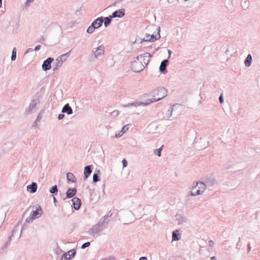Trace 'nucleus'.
<instances>
[{
  "label": "nucleus",
  "instance_id": "f257e3e1",
  "mask_svg": "<svg viewBox=\"0 0 260 260\" xmlns=\"http://www.w3.org/2000/svg\"><path fill=\"white\" fill-rule=\"evenodd\" d=\"M150 95L153 98L147 100L149 104L160 100L167 95L168 91L164 87H159L156 89L153 90L150 92Z\"/></svg>",
  "mask_w": 260,
  "mask_h": 260
},
{
  "label": "nucleus",
  "instance_id": "f03ea898",
  "mask_svg": "<svg viewBox=\"0 0 260 260\" xmlns=\"http://www.w3.org/2000/svg\"><path fill=\"white\" fill-rule=\"evenodd\" d=\"M203 181L207 188L212 189L213 187L217 184V181L213 175H207L203 178Z\"/></svg>",
  "mask_w": 260,
  "mask_h": 260
},
{
  "label": "nucleus",
  "instance_id": "7ed1b4c3",
  "mask_svg": "<svg viewBox=\"0 0 260 260\" xmlns=\"http://www.w3.org/2000/svg\"><path fill=\"white\" fill-rule=\"evenodd\" d=\"M193 185H195V186H196V188H198V189H197V191H194V190H190L189 191V194L192 196L202 194L205 189L207 188L203 181L194 182Z\"/></svg>",
  "mask_w": 260,
  "mask_h": 260
},
{
  "label": "nucleus",
  "instance_id": "20e7f679",
  "mask_svg": "<svg viewBox=\"0 0 260 260\" xmlns=\"http://www.w3.org/2000/svg\"><path fill=\"white\" fill-rule=\"evenodd\" d=\"M70 52L71 51L59 56L55 59V62L53 63V66H55V67H53V71L57 70L62 66L63 62L65 61L69 56Z\"/></svg>",
  "mask_w": 260,
  "mask_h": 260
},
{
  "label": "nucleus",
  "instance_id": "39448f33",
  "mask_svg": "<svg viewBox=\"0 0 260 260\" xmlns=\"http://www.w3.org/2000/svg\"><path fill=\"white\" fill-rule=\"evenodd\" d=\"M144 65L142 64V62L140 60H136L132 62L131 68L135 72H140L144 69Z\"/></svg>",
  "mask_w": 260,
  "mask_h": 260
},
{
  "label": "nucleus",
  "instance_id": "423d86ee",
  "mask_svg": "<svg viewBox=\"0 0 260 260\" xmlns=\"http://www.w3.org/2000/svg\"><path fill=\"white\" fill-rule=\"evenodd\" d=\"M105 47L101 45L98 47L93 49L91 53L94 58H98L100 56L103 55L105 54Z\"/></svg>",
  "mask_w": 260,
  "mask_h": 260
},
{
  "label": "nucleus",
  "instance_id": "0eeeda50",
  "mask_svg": "<svg viewBox=\"0 0 260 260\" xmlns=\"http://www.w3.org/2000/svg\"><path fill=\"white\" fill-rule=\"evenodd\" d=\"M151 55L149 53L146 52L143 54L138 55L136 57L137 59L142 62V64L145 67L149 62Z\"/></svg>",
  "mask_w": 260,
  "mask_h": 260
},
{
  "label": "nucleus",
  "instance_id": "6e6552de",
  "mask_svg": "<svg viewBox=\"0 0 260 260\" xmlns=\"http://www.w3.org/2000/svg\"><path fill=\"white\" fill-rule=\"evenodd\" d=\"M112 215V213L111 211H109L107 215L104 216L102 218H101L100 220L98 221L97 224L101 228H103V230L104 228H106L107 226L105 224H107L109 222V220H108V218H110Z\"/></svg>",
  "mask_w": 260,
  "mask_h": 260
},
{
  "label": "nucleus",
  "instance_id": "1a4fd4ad",
  "mask_svg": "<svg viewBox=\"0 0 260 260\" xmlns=\"http://www.w3.org/2000/svg\"><path fill=\"white\" fill-rule=\"evenodd\" d=\"M34 209H36V210L32 211L30 214L31 218L35 219L39 218L43 213V209L40 205H36L33 206Z\"/></svg>",
  "mask_w": 260,
  "mask_h": 260
},
{
  "label": "nucleus",
  "instance_id": "9d476101",
  "mask_svg": "<svg viewBox=\"0 0 260 260\" xmlns=\"http://www.w3.org/2000/svg\"><path fill=\"white\" fill-rule=\"evenodd\" d=\"M182 106L180 104H174L171 107L172 111L173 112L174 117L176 118L179 116L181 112Z\"/></svg>",
  "mask_w": 260,
  "mask_h": 260
},
{
  "label": "nucleus",
  "instance_id": "9b49d317",
  "mask_svg": "<svg viewBox=\"0 0 260 260\" xmlns=\"http://www.w3.org/2000/svg\"><path fill=\"white\" fill-rule=\"evenodd\" d=\"M54 59L52 57H48L43 61L42 64V69L44 71L50 70L51 68V63L53 61Z\"/></svg>",
  "mask_w": 260,
  "mask_h": 260
},
{
  "label": "nucleus",
  "instance_id": "f8f14e48",
  "mask_svg": "<svg viewBox=\"0 0 260 260\" xmlns=\"http://www.w3.org/2000/svg\"><path fill=\"white\" fill-rule=\"evenodd\" d=\"M38 103V100H32L29 107L26 109L25 113L26 114H28L32 112L35 109H36V106Z\"/></svg>",
  "mask_w": 260,
  "mask_h": 260
},
{
  "label": "nucleus",
  "instance_id": "ddd939ff",
  "mask_svg": "<svg viewBox=\"0 0 260 260\" xmlns=\"http://www.w3.org/2000/svg\"><path fill=\"white\" fill-rule=\"evenodd\" d=\"M103 230V228H101L97 224L94 225L88 231V234L95 237L96 234L99 233Z\"/></svg>",
  "mask_w": 260,
  "mask_h": 260
},
{
  "label": "nucleus",
  "instance_id": "4468645a",
  "mask_svg": "<svg viewBox=\"0 0 260 260\" xmlns=\"http://www.w3.org/2000/svg\"><path fill=\"white\" fill-rule=\"evenodd\" d=\"M104 17H100L95 19L92 23L91 25L94 27V28L96 29L100 27L103 23Z\"/></svg>",
  "mask_w": 260,
  "mask_h": 260
},
{
  "label": "nucleus",
  "instance_id": "2eb2a0df",
  "mask_svg": "<svg viewBox=\"0 0 260 260\" xmlns=\"http://www.w3.org/2000/svg\"><path fill=\"white\" fill-rule=\"evenodd\" d=\"M125 15V10L124 9H120L118 10H116L112 13L111 15L112 18H121Z\"/></svg>",
  "mask_w": 260,
  "mask_h": 260
},
{
  "label": "nucleus",
  "instance_id": "dca6fc26",
  "mask_svg": "<svg viewBox=\"0 0 260 260\" xmlns=\"http://www.w3.org/2000/svg\"><path fill=\"white\" fill-rule=\"evenodd\" d=\"M72 202L74 208L76 210H79L81 205V200L77 197H74L72 199Z\"/></svg>",
  "mask_w": 260,
  "mask_h": 260
},
{
  "label": "nucleus",
  "instance_id": "f3484780",
  "mask_svg": "<svg viewBox=\"0 0 260 260\" xmlns=\"http://www.w3.org/2000/svg\"><path fill=\"white\" fill-rule=\"evenodd\" d=\"M168 62V59H165L161 61L159 68L160 73L163 74L167 73V67Z\"/></svg>",
  "mask_w": 260,
  "mask_h": 260
},
{
  "label": "nucleus",
  "instance_id": "a211bd4d",
  "mask_svg": "<svg viewBox=\"0 0 260 260\" xmlns=\"http://www.w3.org/2000/svg\"><path fill=\"white\" fill-rule=\"evenodd\" d=\"M92 165H88L85 167L84 169V179H87V178L90 176L92 172Z\"/></svg>",
  "mask_w": 260,
  "mask_h": 260
},
{
  "label": "nucleus",
  "instance_id": "6ab92c4d",
  "mask_svg": "<svg viewBox=\"0 0 260 260\" xmlns=\"http://www.w3.org/2000/svg\"><path fill=\"white\" fill-rule=\"evenodd\" d=\"M38 185L36 182H32L31 184L27 186V190L31 193L36 192Z\"/></svg>",
  "mask_w": 260,
  "mask_h": 260
},
{
  "label": "nucleus",
  "instance_id": "aec40b11",
  "mask_svg": "<svg viewBox=\"0 0 260 260\" xmlns=\"http://www.w3.org/2000/svg\"><path fill=\"white\" fill-rule=\"evenodd\" d=\"M176 219L178 221V224H182L187 221L186 218L181 214L176 215Z\"/></svg>",
  "mask_w": 260,
  "mask_h": 260
},
{
  "label": "nucleus",
  "instance_id": "412c9836",
  "mask_svg": "<svg viewBox=\"0 0 260 260\" xmlns=\"http://www.w3.org/2000/svg\"><path fill=\"white\" fill-rule=\"evenodd\" d=\"M61 112L65 113L68 115L72 114L73 113V110L69 104H66L62 108Z\"/></svg>",
  "mask_w": 260,
  "mask_h": 260
},
{
  "label": "nucleus",
  "instance_id": "4be33fe9",
  "mask_svg": "<svg viewBox=\"0 0 260 260\" xmlns=\"http://www.w3.org/2000/svg\"><path fill=\"white\" fill-rule=\"evenodd\" d=\"M157 30V33L154 35V34L150 35V40H151V42H154L158 39H159L160 38V35L159 34L160 31V27H158L156 28Z\"/></svg>",
  "mask_w": 260,
  "mask_h": 260
},
{
  "label": "nucleus",
  "instance_id": "5701e85b",
  "mask_svg": "<svg viewBox=\"0 0 260 260\" xmlns=\"http://www.w3.org/2000/svg\"><path fill=\"white\" fill-rule=\"evenodd\" d=\"M77 189L75 188H69L67 192L66 196L68 198H73L76 193Z\"/></svg>",
  "mask_w": 260,
  "mask_h": 260
},
{
  "label": "nucleus",
  "instance_id": "b1692460",
  "mask_svg": "<svg viewBox=\"0 0 260 260\" xmlns=\"http://www.w3.org/2000/svg\"><path fill=\"white\" fill-rule=\"evenodd\" d=\"M149 105V103H148V102L146 101V102H136V103H130V104H128L126 106H124V107H128V106H135V107H138V106H147Z\"/></svg>",
  "mask_w": 260,
  "mask_h": 260
},
{
  "label": "nucleus",
  "instance_id": "393cba45",
  "mask_svg": "<svg viewBox=\"0 0 260 260\" xmlns=\"http://www.w3.org/2000/svg\"><path fill=\"white\" fill-rule=\"evenodd\" d=\"M67 179L68 183H74L76 181V178L72 173H68L67 174Z\"/></svg>",
  "mask_w": 260,
  "mask_h": 260
},
{
  "label": "nucleus",
  "instance_id": "a878e982",
  "mask_svg": "<svg viewBox=\"0 0 260 260\" xmlns=\"http://www.w3.org/2000/svg\"><path fill=\"white\" fill-rule=\"evenodd\" d=\"M181 239V235L177 230L174 231L172 233V241H178Z\"/></svg>",
  "mask_w": 260,
  "mask_h": 260
},
{
  "label": "nucleus",
  "instance_id": "bb28decb",
  "mask_svg": "<svg viewBox=\"0 0 260 260\" xmlns=\"http://www.w3.org/2000/svg\"><path fill=\"white\" fill-rule=\"evenodd\" d=\"M252 60V55L250 54H249L247 56V57L244 61V64H245V66L247 67H250L251 64Z\"/></svg>",
  "mask_w": 260,
  "mask_h": 260
},
{
  "label": "nucleus",
  "instance_id": "cd10ccee",
  "mask_svg": "<svg viewBox=\"0 0 260 260\" xmlns=\"http://www.w3.org/2000/svg\"><path fill=\"white\" fill-rule=\"evenodd\" d=\"M112 17L110 15L104 18V23L105 27H107L111 22Z\"/></svg>",
  "mask_w": 260,
  "mask_h": 260
},
{
  "label": "nucleus",
  "instance_id": "c85d7f7f",
  "mask_svg": "<svg viewBox=\"0 0 260 260\" xmlns=\"http://www.w3.org/2000/svg\"><path fill=\"white\" fill-rule=\"evenodd\" d=\"M96 171L97 173H95L93 175L92 181L94 183H96L98 181L100 180V177L99 176V174L100 171V170H97Z\"/></svg>",
  "mask_w": 260,
  "mask_h": 260
},
{
  "label": "nucleus",
  "instance_id": "c756f323",
  "mask_svg": "<svg viewBox=\"0 0 260 260\" xmlns=\"http://www.w3.org/2000/svg\"><path fill=\"white\" fill-rule=\"evenodd\" d=\"M166 117L168 119L171 120V117H174V115L173 112L172 111V109L171 108L167 110L166 113Z\"/></svg>",
  "mask_w": 260,
  "mask_h": 260
},
{
  "label": "nucleus",
  "instance_id": "7c9ffc66",
  "mask_svg": "<svg viewBox=\"0 0 260 260\" xmlns=\"http://www.w3.org/2000/svg\"><path fill=\"white\" fill-rule=\"evenodd\" d=\"M49 192L52 194H56L58 192V188L56 185L52 186L50 189Z\"/></svg>",
  "mask_w": 260,
  "mask_h": 260
},
{
  "label": "nucleus",
  "instance_id": "2f4dec72",
  "mask_svg": "<svg viewBox=\"0 0 260 260\" xmlns=\"http://www.w3.org/2000/svg\"><path fill=\"white\" fill-rule=\"evenodd\" d=\"M68 255H69V257H68V260H70L74 257V256L75 255V254L76 253V252L75 250L72 249V250H71L69 251H68Z\"/></svg>",
  "mask_w": 260,
  "mask_h": 260
},
{
  "label": "nucleus",
  "instance_id": "473e14b6",
  "mask_svg": "<svg viewBox=\"0 0 260 260\" xmlns=\"http://www.w3.org/2000/svg\"><path fill=\"white\" fill-rule=\"evenodd\" d=\"M17 49L15 47L13 48L11 55V60L14 61L16 58Z\"/></svg>",
  "mask_w": 260,
  "mask_h": 260
},
{
  "label": "nucleus",
  "instance_id": "72a5a7b5",
  "mask_svg": "<svg viewBox=\"0 0 260 260\" xmlns=\"http://www.w3.org/2000/svg\"><path fill=\"white\" fill-rule=\"evenodd\" d=\"M95 29L94 28V27L91 24L87 29L86 32L88 34H92L94 32Z\"/></svg>",
  "mask_w": 260,
  "mask_h": 260
},
{
  "label": "nucleus",
  "instance_id": "f704fd0d",
  "mask_svg": "<svg viewBox=\"0 0 260 260\" xmlns=\"http://www.w3.org/2000/svg\"><path fill=\"white\" fill-rule=\"evenodd\" d=\"M162 147V146H161L159 148H158V149H156L154 150V154L155 155H157L158 156H161Z\"/></svg>",
  "mask_w": 260,
  "mask_h": 260
},
{
  "label": "nucleus",
  "instance_id": "c9c22d12",
  "mask_svg": "<svg viewBox=\"0 0 260 260\" xmlns=\"http://www.w3.org/2000/svg\"><path fill=\"white\" fill-rule=\"evenodd\" d=\"M150 35L146 34V35L144 37V38L143 39V40L141 41V43L143 42H151V40H150Z\"/></svg>",
  "mask_w": 260,
  "mask_h": 260
},
{
  "label": "nucleus",
  "instance_id": "e433bc0d",
  "mask_svg": "<svg viewBox=\"0 0 260 260\" xmlns=\"http://www.w3.org/2000/svg\"><path fill=\"white\" fill-rule=\"evenodd\" d=\"M90 245V243L89 242H86L82 245L81 248L85 249V248L89 247Z\"/></svg>",
  "mask_w": 260,
  "mask_h": 260
},
{
  "label": "nucleus",
  "instance_id": "4c0bfd02",
  "mask_svg": "<svg viewBox=\"0 0 260 260\" xmlns=\"http://www.w3.org/2000/svg\"><path fill=\"white\" fill-rule=\"evenodd\" d=\"M219 102H220V104H222L223 103V102H224V98H223V93H221L220 94V95L219 96Z\"/></svg>",
  "mask_w": 260,
  "mask_h": 260
},
{
  "label": "nucleus",
  "instance_id": "58836bf2",
  "mask_svg": "<svg viewBox=\"0 0 260 260\" xmlns=\"http://www.w3.org/2000/svg\"><path fill=\"white\" fill-rule=\"evenodd\" d=\"M122 165H123V167L124 168V167H126L127 165V161L126 159H123L122 161Z\"/></svg>",
  "mask_w": 260,
  "mask_h": 260
},
{
  "label": "nucleus",
  "instance_id": "ea45409f",
  "mask_svg": "<svg viewBox=\"0 0 260 260\" xmlns=\"http://www.w3.org/2000/svg\"><path fill=\"white\" fill-rule=\"evenodd\" d=\"M128 127L127 125H125L123 126L121 132H124V133L128 129Z\"/></svg>",
  "mask_w": 260,
  "mask_h": 260
},
{
  "label": "nucleus",
  "instance_id": "a19ab883",
  "mask_svg": "<svg viewBox=\"0 0 260 260\" xmlns=\"http://www.w3.org/2000/svg\"><path fill=\"white\" fill-rule=\"evenodd\" d=\"M124 134V132H121L120 131V133H119L118 134H116L115 135V137L116 138H119L123 134Z\"/></svg>",
  "mask_w": 260,
  "mask_h": 260
},
{
  "label": "nucleus",
  "instance_id": "79ce46f5",
  "mask_svg": "<svg viewBox=\"0 0 260 260\" xmlns=\"http://www.w3.org/2000/svg\"><path fill=\"white\" fill-rule=\"evenodd\" d=\"M67 256H68L67 253H65L62 255L61 257H62V258L64 259V260H68V257Z\"/></svg>",
  "mask_w": 260,
  "mask_h": 260
},
{
  "label": "nucleus",
  "instance_id": "37998d69",
  "mask_svg": "<svg viewBox=\"0 0 260 260\" xmlns=\"http://www.w3.org/2000/svg\"><path fill=\"white\" fill-rule=\"evenodd\" d=\"M34 219L31 218V216L30 215V216H29V217H28L26 219L25 221H26V222H31L32 220H34Z\"/></svg>",
  "mask_w": 260,
  "mask_h": 260
},
{
  "label": "nucleus",
  "instance_id": "c03bdc74",
  "mask_svg": "<svg viewBox=\"0 0 260 260\" xmlns=\"http://www.w3.org/2000/svg\"><path fill=\"white\" fill-rule=\"evenodd\" d=\"M209 246H210V247H213V246H214V241H212V240H210V241H209Z\"/></svg>",
  "mask_w": 260,
  "mask_h": 260
},
{
  "label": "nucleus",
  "instance_id": "a18cd8bd",
  "mask_svg": "<svg viewBox=\"0 0 260 260\" xmlns=\"http://www.w3.org/2000/svg\"><path fill=\"white\" fill-rule=\"evenodd\" d=\"M64 116V115L63 114H59L58 116V119L61 120L62 119Z\"/></svg>",
  "mask_w": 260,
  "mask_h": 260
},
{
  "label": "nucleus",
  "instance_id": "49530a36",
  "mask_svg": "<svg viewBox=\"0 0 260 260\" xmlns=\"http://www.w3.org/2000/svg\"><path fill=\"white\" fill-rule=\"evenodd\" d=\"M112 115L113 116H117L118 114V111H114L111 113Z\"/></svg>",
  "mask_w": 260,
  "mask_h": 260
},
{
  "label": "nucleus",
  "instance_id": "de8ad7c7",
  "mask_svg": "<svg viewBox=\"0 0 260 260\" xmlns=\"http://www.w3.org/2000/svg\"><path fill=\"white\" fill-rule=\"evenodd\" d=\"M33 51V50H32V48H28V49H27V50L25 52L24 54H26L28 53L29 52H31V51Z\"/></svg>",
  "mask_w": 260,
  "mask_h": 260
},
{
  "label": "nucleus",
  "instance_id": "09e8293b",
  "mask_svg": "<svg viewBox=\"0 0 260 260\" xmlns=\"http://www.w3.org/2000/svg\"><path fill=\"white\" fill-rule=\"evenodd\" d=\"M197 189H198V188H196V186H195V185H193V183L192 185V188L191 190H194V191H197Z\"/></svg>",
  "mask_w": 260,
  "mask_h": 260
},
{
  "label": "nucleus",
  "instance_id": "8fccbe9b",
  "mask_svg": "<svg viewBox=\"0 0 260 260\" xmlns=\"http://www.w3.org/2000/svg\"><path fill=\"white\" fill-rule=\"evenodd\" d=\"M41 48V46L40 45H37V46H36V47L35 48V49L34 50L37 51H39Z\"/></svg>",
  "mask_w": 260,
  "mask_h": 260
},
{
  "label": "nucleus",
  "instance_id": "3c124183",
  "mask_svg": "<svg viewBox=\"0 0 260 260\" xmlns=\"http://www.w3.org/2000/svg\"><path fill=\"white\" fill-rule=\"evenodd\" d=\"M9 243L10 242L9 241H6V243L4 244V246L2 247V249H4V248L8 246V245L9 244Z\"/></svg>",
  "mask_w": 260,
  "mask_h": 260
},
{
  "label": "nucleus",
  "instance_id": "603ef678",
  "mask_svg": "<svg viewBox=\"0 0 260 260\" xmlns=\"http://www.w3.org/2000/svg\"><path fill=\"white\" fill-rule=\"evenodd\" d=\"M139 260H147V258L145 256H142L140 258Z\"/></svg>",
  "mask_w": 260,
  "mask_h": 260
},
{
  "label": "nucleus",
  "instance_id": "864d4df0",
  "mask_svg": "<svg viewBox=\"0 0 260 260\" xmlns=\"http://www.w3.org/2000/svg\"><path fill=\"white\" fill-rule=\"evenodd\" d=\"M37 120H36V121L33 123L32 125V126L33 127H37Z\"/></svg>",
  "mask_w": 260,
  "mask_h": 260
},
{
  "label": "nucleus",
  "instance_id": "5fc2aeb1",
  "mask_svg": "<svg viewBox=\"0 0 260 260\" xmlns=\"http://www.w3.org/2000/svg\"><path fill=\"white\" fill-rule=\"evenodd\" d=\"M247 248H248V252H249L251 250V246L249 243L247 245Z\"/></svg>",
  "mask_w": 260,
  "mask_h": 260
},
{
  "label": "nucleus",
  "instance_id": "6e6d98bb",
  "mask_svg": "<svg viewBox=\"0 0 260 260\" xmlns=\"http://www.w3.org/2000/svg\"><path fill=\"white\" fill-rule=\"evenodd\" d=\"M168 54H169L168 58H170V57H171V54H172V51H171V50H168Z\"/></svg>",
  "mask_w": 260,
  "mask_h": 260
},
{
  "label": "nucleus",
  "instance_id": "4d7b16f0",
  "mask_svg": "<svg viewBox=\"0 0 260 260\" xmlns=\"http://www.w3.org/2000/svg\"><path fill=\"white\" fill-rule=\"evenodd\" d=\"M210 260H216V257L214 256H212L210 258Z\"/></svg>",
  "mask_w": 260,
  "mask_h": 260
},
{
  "label": "nucleus",
  "instance_id": "13d9d810",
  "mask_svg": "<svg viewBox=\"0 0 260 260\" xmlns=\"http://www.w3.org/2000/svg\"><path fill=\"white\" fill-rule=\"evenodd\" d=\"M53 202L54 203H56L57 202V200L54 197H53Z\"/></svg>",
  "mask_w": 260,
  "mask_h": 260
},
{
  "label": "nucleus",
  "instance_id": "bf43d9fd",
  "mask_svg": "<svg viewBox=\"0 0 260 260\" xmlns=\"http://www.w3.org/2000/svg\"><path fill=\"white\" fill-rule=\"evenodd\" d=\"M34 0H27L26 3L32 2Z\"/></svg>",
  "mask_w": 260,
  "mask_h": 260
},
{
  "label": "nucleus",
  "instance_id": "052dcab7",
  "mask_svg": "<svg viewBox=\"0 0 260 260\" xmlns=\"http://www.w3.org/2000/svg\"><path fill=\"white\" fill-rule=\"evenodd\" d=\"M40 118H41V117H40L39 115H38V116H37V119H36V120H37V121L39 120V119H40Z\"/></svg>",
  "mask_w": 260,
  "mask_h": 260
},
{
  "label": "nucleus",
  "instance_id": "680f3d73",
  "mask_svg": "<svg viewBox=\"0 0 260 260\" xmlns=\"http://www.w3.org/2000/svg\"><path fill=\"white\" fill-rule=\"evenodd\" d=\"M12 236H12H10V237H9V239H8V241H9V242H10V241L11 240Z\"/></svg>",
  "mask_w": 260,
  "mask_h": 260
},
{
  "label": "nucleus",
  "instance_id": "e2e57ef3",
  "mask_svg": "<svg viewBox=\"0 0 260 260\" xmlns=\"http://www.w3.org/2000/svg\"><path fill=\"white\" fill-rule=\"evenodd\" d=\"M108 260H115V258L114 257H110L108 258Z\"/></svg>",
  "mask_w": 260,
  "mask_h": 260
},
{
  "label": "nucleus",
  "instance_id": "0e129e2a",
  "mask_svg": "<svg viewBox=\"0 0 260 260\" xmlns=\"http://www.w3.org/2000/svg\"><path fill=\"white\" fill-rule=\"evenodd\" d=\"M2 7V0H0V8Z\"/></svg>",
  "mask_w": 260,
  "mask_h": 260
},
{
  "label": "nucleus",
  "instance_id": "69168bd1",
  "mask_svg": "<svg viewBox=\"0 0 260 260\" xmlns=\"http://www.w3.org/2000/svg\"><path fill=\"white\" fill-rule=\"evenodd\" d=\"M243 7H244V8H247V5H246V4H244V6H243Z\"/></svg>",
  "mask_w": 260,
  "mask_h": 260
},
{
  "label": "nucleus",
  "instance_id": "338daca9",
  "mask_svg": "<svg viewBox=\"0 0 260 260\" xmlns=\"http://www.w3.org/2000/svg\"><path fill=\"white\" fill-rule=\"evenodd\" d=\"M243 7H244V8H247V5H246V4H244V6H243Z\"/></svg>",
  "mask_w": 260,
  "mask_h": 260
},
{
  "label": "nucleus",
  "instance_id": "774afa93",
  "mask_svg": "<svg viewBox=\"0 0 260 260\" xmlns=\"http://www.w3.org/2000/svg\"><path fill=\"white\" fill-rule=\"evenodd\" d=\"M102 260H108V259L105 258H103Z\"/></svg>",
  "mask_w": 260,
  "mask_h": 260
}]
</instances>
